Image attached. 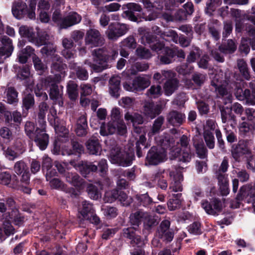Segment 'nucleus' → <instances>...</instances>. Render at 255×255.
I'll list each match as a JSON object with an SVG mask.
<instances>
[{"mask_svg": "<svg viewBox=\"0 0 255 255\" xmlns=\"http://www.w3.org/2000/svg\"><path fill=\"white\" fill-rule=\"evenodd\" d=\"M118 54L117 45L96 49L93 51L94 61L96 63L89 62L88 64L95 72H102L111 67V63L115 60Z\"/></svg>", "mask_w": 255, "mask_h": 255, "instance_id": "obj_1", "label": "nucleus"}, {"mask_svg": "<svg viewBox=\"0 0 255 255\" xmlns=\"http://www.w3.org/2000/svg\"><path fill=\"white\" fill-rule=\"evenodd\" d=\"M61 78L60 75L58 76L53 77L48 76L43 79L44 87L46 90H48L49 97L55 104H58L60 107L63 105V87L59 86L56 82V78Z\"/></svg>", "mask_w": 255, "mask_h": 255, "instance_id": "obj_2", "label": "nucleus"}, {"mask_svg": "<svg viewBox=\"0 0 255 255\" xmlns=\"http://www.w3.org/2000/svg\"><path fill=\"white\" fill-rule=\"evenodd\" d=\"M230 151L235 161L240 162L244 156L251 153L250 141L248 139H240L237 143L232 144Z\"/></svg>", "mask_w": 255, "mask_h": 255, "instance_id": "obj_3", "label": "nucleus"}, {"mask_svg": "<svg viewBox=\"0 0 255 255\" xmlns=\"http://www.w3.org/2000/svg\"><path fill=\"white\" fill-rule=\"evenodd\" d=\"M141 42L145 46H149L151 49L158 53L162 48L164 47V43L161 42L156 35L145 28H140Z\"/></svg>", "mask_w": 255, "mask_h": 255, "instance_id": "obj_4", "label": "nucleus"}, {"mask_svg": "<svg viewBox=\"0 0 255 255\" xmlns=\"http://www.w3.org/2000/svg\"><path fill=\"white\" fill-rule=\"evenodd\" d=\"M170 227V222L163 220L157 227L155 232L156 236L166 244L170 243L174 236V231Z\"/></svg>", "mask_w": 255, "mask_h": 255, "instance_id": "obj_5", "label": "nucleus"}, {"mask_svg": "<svg viewBox=\"0 0 255 255\" xmlns=\"http://www.w3.org/2000/svg\"><path fill=\"white\" fill-rule=\"evenodd\" d=\"M128 29V25L126 24L119 22L112 23L106 31V34L109 40L115 41L126 34Z\"/></svg>", "mask_w": 255, "mask_h": 255, "instance_id": "obj_6", "label": "nucleus"}, {"mask_svg": "<svg viewBox=\"0 0 255 255\" xmlns=\"http://www.w3.org/2000/svg\"><path fill=\"white\" fill-rule=\"evenodd\" d=\"M123 9H127L123 12L124 16L132 22L141 21V15L138 12L142 11V7L138 3L129 2L123 5Z\"/></svg>", "mask_w": 255, "mask_h": 255, "instance_id": "obj_7", "label": "nucleus"}, {"mask_svg": "<svg viewBox=\"0 0 255 255\" xmlns=\"http://www.w3.org/2000/svg\"><path fill=\"white\" fill-rule=\"evenodd\" d=\"M236 200L239 206L242 201L249 203L255 201V186L252 184H247L241 186L236 196Z\"/></svg>", "mask_w": 255, "mask_h": 255, "instance_id": "obj_8", "label": "nucleus"}, {"mask_svg": "<svg viewBox=\"0 0 255 255\" xmlns=\"http://www.w3.org/2000/svg\"><path fill=\"white\" fill-rule=\"evenodd\" d=\"M128 196L127 194L122 190L118 189H114L106 192L104 197L105 202L112 203L116 200L120 201L124 206H128L130 202L128 200Z\"/></svg>", "mask_w": 255, "mask_h": 255, "instance_id": "obj_9", "label": "nucleus"}, {"mask_svg": "<svg viewBox=\"0 0 255 255\" xmlns=\"http://www.w3.org/2000/svg\"><path fill=\"white\" fill-rule=\"evenodd\" d=\"M166 156L165 152L155 146H153L148 151L145 161L149 165H157L164 160Z\"/></svg>", "mask_w": 255, "mask_h": 255, "instance_id": "obj_10", "label": "nucleus"}, {"mask_svg": "<svg viewBox=\"0 0 255 255\" xmlns=\"http://www.w3.org/2000/svg\"><path fill=\"white\" fill-rule=\"evenodd\" d=\"M244 82H235L234 83L235 95L237 99L240 101L246 100L247 102L253 104L254 103V95L251 91L248 89H244Z\"/></svg>", "mask_w": 255, "mask_h": 255, "instance_id": "obj_11", "label": "nucleus"}, {"mask_svg": "<svg viewBox=\"0 0 255 255\" xmlns=\"http://www.w3.org/2000/svg\"><path fill=\"white\" fill-rule=\"evenodd\" d=\"M85 42L91 47H99L104 44L105 39L98 30L90 28L87 31Z\"/></svg>", "mask_w": 255, "mask_h": 255, "instance_id": "obj_12", "label": "nucleus"}, {"mask_svg": "<svg viewBox=\"0 0 255 255\" xmlns=\"http://www.w3.org/2000/svg\"><path fill=\"white\" fill-rule=\"evenodd\" d=\"M150 78V77L148 75L137 76L133 80L131 85L126 84L124 85V87L127 90L131 91L143 90L149 86Z\"/></svg>", "mask_w": 255, "mask_h": 255, "instance_id": "obj_13", "label": "nucleus"}, {"mask_svg": "<svg viewBox=\"0 0 255 255\" xmlns=\"http://www.w3.org/2000/svg\"><path fill=\"white\" fill-rule=\"evenodd\" d=\"M201 206L206 212L212 215H218L222 210V204L218 198H214L210 200H203L201 202Z\"/></svg>", "mask_w": 255, "mask_h": 255, "instance_id": "obj_14", "label": "nucleus"}, {"mask_svg": "<svg viewBox=\"0 0 255 255\" xmlns=\"http://www.w3.org/2000/svg\"><path fill=\"white\" fill-rule=\"evenodd\" d=\"M70 164L76 167L84 177H87L90 173L97 171L98 167L93 162L82 161L78 164H76L74 160H71Z\"/></svg>", "mask_w": 255, "mask_h": 255, "instance_id": "obj_15", "label": "nucleus"}, {"mask_svg": "<svg viewBox=\"0 0 255 255\" xmlns=\"http://www.w3.org/2000/svg\"><path fill=\"white\" fill-rule=\"evenodd\" d=\"M81 16L76 12H70L63 17L60 22V29H67L80 22Z\"/></svg>", "mask_w": 255, "mask_h": 255, "instance_id": "obj_16", "label": "nucleus"}, {"mask_svg": "<svg viewBox=\"0 0 255 255\" xmlns=\"http://www.w3.org/2000/svg\"><path fill=\"white\" fill-rule=\"evenodd\" d=\"M186 117L184 114L172 110L166 116L167 123L173 127H179L185 122Z\"/></svg>", "mask_w": 255, "mask_h": 255, "instance_id": "obj_17", "label": "nucleus"}, {"mask_svg": "<svg viewBox=\"0 0 255 255\" xmlns=\"http://www.w3.org/2000/svg\"><path fill=\"white\" fill-rule=\"evenodd\" d=\"M89 128L86 116L82 115L77 120L75 127V132L79 137L86 136L89 132Z\"/></svg>", "mask_w": 255, "mask_h": 255, "instance_id": "obj_18", "label": "nucleus"}, {"mask_svg": "<svg viewBox=\"0 0 255 255\" xmlns=\"http://www.w3.org/2000/svg\"><path fill=\"white\" fill-rule=\"evenodd\" d=\"M169 176L173 179L170 184L169 188L174 192L181 191L182 190L181 181L183 179V176L181 172L175 168L170 171Z\"/></svg>", "mask_w": 255, "mask_h": 255, "instance_id": "obj_19", "label": "nucleus"}, {"mask_svg": "<svg viewBox=\"0 0 255 255\" xmlns=\"http://www.w3.org/2000/svg\"><path fill=\"white\" fill-rule=\"evenodd\" d=\"M0 42V56H3L4 59L10 57L14 49L12 40L6 36H3Z\"/></svg>", "mask_w": 255, "mask_h": 255, "instance_id": "obj_20", "label": "nucleus"}, {"mask_svg": "<svg viewBox=\"0 0 255 255\" xmlns=\"http://www.w3.org/2000/svg\"><path fill=\"white\" fill-rule=\"evenodd\" d=\"M5 215L6 219L15 226H21L24 222L25 217L19 212V208L8 211L5 214Z\"/></svg>", "mask_w": 255, "mask_h": 255, "instance_id": "obj_21", "label": "nucleus"}, {"mask_svg": "<svg viewBox=\"0 0 255 255\" xmlns=\"http://www.w3.org/2000/svg\"><path fill=\"white\" fill-rule=\"evenodd\" d=\"M143 234H148L150 233L152 230L157 226L159 223L157 217L149 215L146 213L143 221Z\"/></svg>", "mask_w": 255, "mask_h": 255, "instance_id": "obj_22", "label": "nucleus"}, {"mask_svg": "<svg viewBox=\"0 0 255 255\" xmlns=\"http://www.w3.org/2000/svg\"><path fill=\"white\" fill-rule=\"evenodd\" d=\"M158 54H160L158 56L160 62L164 64H168L173 62L174 60V51L172 48L169 47H165L157 53Z\"/></svg>", "mask_w": 255, "mask_h": 255, "instance_id": "obj_23", "label": "nucleus"}, {"mask_svg": "<svg viewBox=\"0 0 255 255\" xmlns=\"http://www.w3.org/2000/svg\"><path fill=\"white\" fill-rule=\"evenodd\" d=\"M88 152L90 154L98 155L101 151V146L98 138L96 136L90 137L85 143Z\"/></svg>", "mask_w": 255, "mask_h": 255, "instance_id": "obj_24", "label": "nucleus"}, {"mask_svg": "<svg viewBox=\"0 0 255 255\" xmlns=\"http://www.w3.org/2000/svg\"><path fill=\"white\" fill-rule=\"evenodd\" d=\"M171 154L174 159L184 163L190 162L192 158L190 149H183L182 150L180 148H176L172 151Z\"/></svg>", "mask_w": 255, "mask_h": 255, "instance_id": "obj_25", "label": "nucleus"}, {"mask_svg": "<svg viewBox=\"0 0 255 255\" xmlns=\"http://www.w3.org/2000/svg\"><path fill=\"white\" fill-rule=\"evenodd\" d=\"M27 12V6L23 1L14 2L12 6V13L18 19H20L26 16Z\"/></svg>", "mask_w": 255, "mask_h": 255, "instance_id": "obj_26", "label": "nucleus"}, {"mask_svg": "<svg viewBox=\"0 0 255 255\" xmlns=\"http://www.w3.org/2000/svg\"><path fill=\"white\" fill-rule=\"evenodd\" d=\"M67 182L76 188H81L84 186L85 181L76 172H69L64 175Z\"/></svg>", "mask_w": 255, "mask_h": 255, "instance_id": "obj_27", "label": "nucleus"}, {"mask_svg": "<svg viewBox=\"0 0 255 255\" xmlns=\"http://www.w3.org/2000/svg\"><path fill=\"white\" fill-rule=\"evenodd\" d=\"M136 155L138 158L143 157L146 149L149 147V145L146 141V138L144 134L140 135L139 138L137 139L135 143Z\"/></svg>", "mask_w": 255, "mask_h": 255, "instance_id": "obj_28", "label": "nucleus"}, {"mask_svg": "<svg viewBox=\"0 0 255 255\" xmlns=\"http://www.w3.org/2000/svg\"><path fill=\"white\" fill-rule=\"evenodd\" d=\"M162 111V108L161 105H155L153 103H146L144 106V114L151 119H154L160 115Z\"/></svg>", "mask_w": 255, "mask_h": 255, "instance_id": "obj_29", "label": "nucleus"}, {"mask_svg": "<svg viewBox=\"0 0 255 255\" xmlns=\"http://www.w3.org/2000/svg\"><path fill=\"white\" fill-rule=\"evenodd\" d=\"M46 132V131H39L35 137L31 139L41 150H45L49 143V135Z\"/></svg>", "mask_w": 255, "mask_h": 255, "instance_id": "obj_30", "label": "nucleus"}, {"mask_svg": "<svg viewBox=\"0 0 255 255\" xmlns=\"http://www.w3.org/2000/svg\"><path fill=\"white\" fill-rule=\"evenodd\" d=\"M5 102L10 105H16L19 101L18 92L13 87H8L4 92Z\"/></svg>", "mask_w": 255, "mask_h": 255, "instance_id": "obj_31", "label": "nucleus"}, {"mask_svg": "<svg viewBox=\"0 0 255 255\" xmlns=\"http://www.w3.org/2000/svg\"><path fill=\"white\" fill-rule=\"evenodd\" d=\"M156 143L160 146L161 149L165 152V150L169 148L174 143V139L169 134L164 133L159 136L155 137Z\"/></svg>", "mask_w": 255, "mask_h": 255, "instance_id": "obj_32", "label": "nucleus"}, {"mask_svg": "<svg viewBox=\"0 0 255 255\" xmlns=\"http://www.w3.org/2000/svg\"><path fill=\"white\" fill-rule=\"evenodd\" d=\"M12 182L11 187H16L19 185V180L17 177L14 175L11 176L8 171H3L0 172V184L3 185H8L10 182Z\"/></svg>", "mask_w": 255, "mask_h": 255, "instance_id": "obj_33", "label": "nucleus"}, {"mask_svg": "<svg viewBox=\"0 0 255 255\" xmlns=\"http://www.w3.org/2000/svg\"><path fill=\"white\" fill-rule=\"evenodd\" d=\"M193 146L195 148L196 153L197 156L201 158L204 159L207 157L208 150L202 139H199L198 136L193 139Z\"/></svg>", "mask_w": 255, "mask_h": 255, "instance_id": "obj_34", "label": "nucleus"}, {"mask_svg": "<svg viewBox=\"0 0 255 255\" xmlns=\"http://www.w3.org/2000/svg\"><path fill=\"white\" fill-rule=\"evenodd\" d=\"M121 80L119 76H112L109 80V93L116 98L120 96Z\"/></svg>", "mask_w": 255, "mask_h": 255, "instance_id": "obj_35", "label": "nucleus"}, {"mask_svg": "<svg viewBox=\"0 0 255 255\" xmlns=\"http://www.w3.org/2000/svg\"><path fill=\"white\" fill-rule=\"evenodd\" d=\"M35 105L34 96L32 94L25 95L22 100V116H27L29 109Z\"/></svg>", "mask_w": 255, "mask_h": 255, "instance_id": "obj_36", "label": "nucleus"}, {"mask_svg": "<svg viewBox=\"0 0 255 255\" xmlns=\"http://www.w3.org/2000/svg\"><path fill=\"white\" fill-rule=\"evenodd\" d=\"M16 77L17 79L21 81L27 79L30 74L29 66L27 65L18 66L14 65L13 66Z\"/></svg>", "mask_w": 255, "mask_h": 255, "instance_id": "obj_37", "label": "nucleus"}, {"mask_svg": "<svg viewBox=\"0 0 255 255\" xmlns=\"http://www.w3.org/2000/svg\"><path fill=\"white\" fill-rule=\"evenodd\" d=\"M71 148L69 149L68 154L80 155L84 152V147L83 144L79 141V139L73 136L71 138Z\"/></svg>", "mask_w": 255, "mask_h": 255, "instance_id": "obj_38", "label": "nucleus"}, {"mask_svg": "<svg viewBox=\"0 0 255 255\" xmlns=\"http://www.w3.org/2000/svg\"><path fill=\"white\" fill-rule=\"evenodd\" d=\"M118 121L110 122L107 126L103 124L100 128V133L101 135L107 136L116 133L118 128Z\"/></svg>", "mask_w": 255, "mask_h": 255, "instance_id": "obj_39", "label": "nucleus"}, {"mask_svg": "<svg viewBox=\"0 0 255 255\" xmlns=\"http://www.w3.org/2000/svg\"><path fill=\"white\" fill-rule=\"evenodd\" d=\"M124 151H121V149L117 145L113 146L110 152V160L113 164L119 165L121 162V157Z\"/></svg>", "mask_w": 255, "mask_h": 255, "instance_id": "obj_40", "label": "nucleus"}, {"mask_svg": "<svg viewBox=\"0 0 255 255\" xmlns=\"http://www.w3.org/2000/svg\"><path fill=\"white\" fill-rule=\"evenodd\" d=\"M164 118L162 116L157 117L153 122L152 126L148 132L150 136L159 133L163 129V124L164 122Z\"/></svg>", "mask_w": 255, "mask_h": 255, "instance_id": "obj_41", "label": "nucleus"}, {"mask_svg": "<svg viewBox=\"0 0 255 255\" xmlns=\"http://www.w3.org/2000/svg\"><path fill=\"white\" fill-rule=\"evenodd\" d=\"M179 84V81L177 78L166 81L163 86L165 95L167 96L171 95L177 90Z\"/></svg>", "mask_w": 255, "mask_h": 255, "instance_id": "obj_42", "label": "nucleus"}, {"mask_svg": "<svg viewBox=\"0 0 255 255\" xmlns=\"http://www.w3.org/2000/svg\"><path fill=\"white\" fill-rule=\"evenodd\" d=\"M19 33L22 37L27 38L29 41L35 44L37 34L33 31L32 28L26 26H21L19 28Z\"/></svg>", "mask_w": 255, "mask_h": 255, "instance_id": "obj_43", "label": "nucleus"}, {"mask_svg": "<svg viewBox=\"0 0 255 255\" xmlns=\"http://www.w3.org/2000/svg\"><path fill=\"white\" fill-rule=\"evenodd\" d=\"M219 109L221 112L222 121L223 123H226L229 121L234 122H236V117L232 113L230 107L220 106Z\"/></svg>", "mask_w": 255, "mask_h": 255, "instance_id": "obj_44", "label": "nucleus"}, {"mask_svg": "<svg viewBox=\"0 0 255 255\" xmlns=\"http://www.w3.org/2000/svg\"><path fill=\"white\" fill-rule=\"evenodd\" d=\"M237 49V46L232 39H228L226 42H222L219 46V50L224 54L233 53Z\"/></svg>", "mask_w": 255, "mask_h": 255, "instance_id": "obj_45", "label": "nucleus"}, {"mask_svg": "<svg viewBox=\"0 0 255 255\" xmlns=\"http://www.w3.org/2000/svg\"><path fill=\"white\" fill-rule=\"evenodd\" d=\"M25 132L30 139H33L37 133L39 132V128L36 127L35 124L31 122L27 121L24 126Z\"/></svg>", "mask_w": 255, "mask_h": 255, "instance_id": "obj_46", "label": "nucleus"}, {"mask_svg": "<svg viewBox=\"0 0 255 255\" xmlns=\"http://www.w3.org/2000/svg\"><path fill=\"white\" fill-rule=\"evenodd\" d=\"M134 159L135 155L133 151H124L121 160V162L123 163H120L119 165L123 167L129 166Z\"/></svg>", "mask_w": 255, "mask_h": 255, "instance_id": "obj_47", "label": "nucleus"}, {"mask_svg": "<svg viewBox=\"0 0 255 255\" xmlns=\"http://www.w3.org/2000/svg\"><path fill=\"white\" fill-rule=\"evenodd\" d=\"M146 213L137 211L130 215L129 222L133 226L138 227L143 221Z\"/></svg>", "mask_w": 255, "mask_h": 255, "instance_id": "obj_48", "label": "nucleus"}, {"mask_svg": "<svg viewBox=\"0 0 255 255\" xmlns=\"http://www.w3.org/2000/svg\"><path fill=\"white\" fill-rule=\"evenodd\" d=\"M125 119L127 121H130L133 126L135 125H141L143 123V118L139 114L137 113H130L127 112L125 115Z\"/></svg>", "mask_w": 255, "mask_h": 255, "instance_id": "obj_49", "label": "nucleus"}, {"mask_svg": "<svg viewBox=\"0 0 255 255\" xmlns=\"http://www.w3.org/2000/svg\"><path fill=\"white\" fill-rule=\"evenodd\" d=\"M67 92L71 100H76L78 96L77 84L73 81H70L67 85Z\"/></svg>", "mask_w": 255, "mask_h": 255, "instance_id": "obj_50", "label": "nucleus"}, {"mask_svg": "<svg viewBox=\"0 0 255 255\" xmlns=\"http://www.w3.org/2000/svg\"><path fill=\"white\" fill-rule=\"evenodd\" d=\"M237 66L242 77L246 80L250 79V73L247 62L243 59L237 61Z\"/></svg>", "mask_w": 255, "mask_h": 255, "instance_id": "obj_51", "label": "nucleus"}, {"mask_svg": "<svg viewBox=\"0 0 255 255\" xmlns=\"http://www.w3.org/2000/svg\"><path fill=\"white\" fill-rule=\"evenodd\" d=\"M2 149L3 151V154L5 157L9 160H14L25 151V149L23 146L21 147L19 152H15L11 147H8L5 149V147H3Z\"/></svg>", "mask_w": 255, "mask_h": 255, "instance_id": "obj_52", "label": "nucleus"}, {"mask_svg": "<svg viewBox=\"0 0 255 255\" xmlns=\"http://www.w3.org/2000/svg\"><path fill=\"white\" fill-rule=\"evenodd\" d=\"M0 136L5 143H9L14 138V135L11 129L5 126L0 128Z\"/></svg>", "mask_w": 255, "mask_h": 255, "instance_id": "obj_53", "label": "nucleus"}, {"mask_svg": "<svg viewBox=\"0 0 255 255\" xmlns=\"http://www.w3.org/2000/svg\"><path fill=\"white\" fill-rule=\"evenodd\" d=\"M32 61L35 70L39 75L43 74L47 69V66L44 64L41 59L36 55H33Z\"/></svg>", "mask_w": 255, "mask_h": 255, "instance_id": "obj_54", "label": "nucleus"}, {"mask_svg": "<svg viewBox=\"0 0 255 255\" xmlns=\"http://www.w3.org/2000/svg\"><path fill=\"white\" fill-rule=\"evenodd\" d=\"M86 190L91 199L98 200L101 198V191L96 186L90 184L88 185Z\"/></svg>", "mask_w": 255, "mask_h": 255, "instance_id": "obj_55", "label": "nucleus"}, {"mask_svg": "<svg viewBox=\"0 0 255 255\" xmlns=\"http://www.w3.org/2000/svg\"><path fill=\"white\" fill-rule=\"evenodd\" d=\"M94 212L93 205L91 203L87 201L82 202V209L80 213L84 219L88 218L89 216Z\"/></svg>", "mask_w": 255, "mask_h": 255, "instance_id": "obj_56", "label": "nucleus"}, {"mask_svg": "<svg viewBox=\"0 0 255 255\" xmlns=\"http://www.w3.org/2000/svg\"><path fill=\"white\" fill-rule=\"evenodd\" d=\"M49 35L45 31L38 32L37 33V38L36 39L35 45L37 46L45 45L50 42Z\"/></svg>", "mask_w": 255, "mask_h": 255, "instance_id": "obj_57", "label": "nucleus"}, {"mask_svg": "<svg viewBox=\"0 0 255 255\" xmlns=\"http://www.w3.org/2000/svg\"><path fill=\"white\" fill-rule=\"evenodd\" d=\"M203 137L207 147L211 149H213L215 145L214 132L206 130L203 132Z\"/></svg>", "mask_w": 255, "mask_h": 255, "instance_id": "obj_58", "label": "nucleus"}, {"mask_svg": "<svg viewBox=\"0 0 255 255\" xmlns=\"http://www.w3.org/2000/svg\"><path fill=\"white\" fill-rule=\"evenodd\" d=\"M161 38L166 41H172L177 43L178 41V35L175 31L172 29H168L163 32Z\"/></svg>", "mask_w": 255, "mask_h": 255, "instance_id": "obj_59", "label": "nucleus"}, {"mask_svg": "<svg viewBox=\"0 0 255 255\" xmlns=\"http://www.w3.org/2000/svg\"><path fill=\"white\" fill-rule=\"evenodd\" d=\"M201 50L199 47H195L190 51L187 56L186 62L189 64L194 63L197 58L201 56Z\"/></svg>", "mask_w": 255, "mask_h": 255, "instance_id": "obj_60", "label": "nucleus"}, {"mask_svg": "<svg viewBox=\"0 0 255 255\" xmlns=\"http://www.w3.org/2000/svg\"><path fill=\"white\" fill-rule=\"evenodd\" d=\"M121 44L122 47L129 49H134L137 46V43L134 37L131 35L124 39L121 42Z\"/></svg>", "mask_w": 255, "mask_h": 255, "instance_id": "obj_61", "label": "nucleus"}, {"mask_svg": "<svg viewBox=\"0 0 255 255\" xmlns=\"http://www.w3.org/2000/svg\"><path fill=\"white\" fill-rule=\"evenodd\" d=\"M206 78V74L195 73L192 75L191 80L197 88H200L205 83Z\"/></svg>", "mask_w": 255, "mask_h": 255, "instance_id": "obj_62", "label": "nucleus"}, {"mask_svg": "<svg viewBox=\"0 0 255 255\" xmlns=\"http://www.w3.org/2000/svg\"><path fill=\"white\" fill-rule=\"evenodd\" d=\"M57 51L56 46L53 43L49 42L45 44L41 49L40 51L43 55H45L47 57H50L53 55Z\"/></svg>", "mask_w": 255, "mask_h": 255, "instance_id": "obj_63", "label": "nucleus"}, {"mask_svg": "<svg viewBox=\"0 0 255 255\" xmlns=\"http://www.w3.org/2000/svg\"><path fill=\"white\" fill-rule=\"evenodd\" d=\"M135 53L138 57L142 59H148L152 56L150 50L142 46L136 48Z\"/></svg>", "mask_w": 255, "mask_h": 255, "instance_id": "obj_64", "label": "nucleus"}]
</instances>
